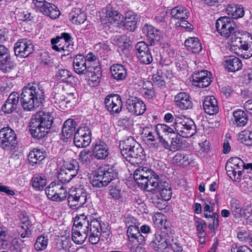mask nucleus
Masks as SVG:
<instances>
[{
	"mask_svg": "<svg viewBox=\"0 0 252 252\" xmlns=\"http://www.w3.org/2000/svg\"><path fill=\"white\" fill-rule=\"evenodd\" d=\"M133 178L136 183L145 189H157L163 200H169L172 195L170 185L163 181L153 170L147 167H139L135 170Z\"/></svg>",
	"mask_w": 252,
	"mask_h": 252,
	"instance_id": "1",
	"label": "nucleus"
},
{
	"mask_svg": "<svg viewBox=\"0 0 252 252\" xmlns=\"http://www.w3.org/2000/svg\"><path fill=\"white\" fill-rule=\"evenodd\" d=\"M91 216L89 217L84 214H81L75 218L73 226L72 228V237H70L69 231L66 230L64 232V251L65 252H74L73 247V241L77 244H82L88 236L91 226Z\"/></svg>",
	"mask_w": 252,
	"mask_h": 252,
	"instance_id": "2",
	"label": "nucleus"
},
{
	"mask_svg": "<svg viewBox=\"0 0 252 252\" xmlns=\"http://www.w3.org/2000/svg\"><path fill=\"white\" fill-rule=\"evenodd\" d=\"M155 218L156 223L159 224L161 232L154 234L150 247L157 252H164L169 248V242L172 241L170 223L166 220V216L161 214H157Z\"/></svg>",
	"mask_w": 252,
	"mask_h": 252,
	"instance_id": "3",
	"label": "nucleus"
},
{
	"mask_svg": "<svg viewBox=\"0 0 252 252\" xmlns=\"http://www.w3.org/2000/svg\"><path fill=\"white\" fill-rule=\"evenodd\" d=\"M44 95V89L40 84H29L23 89L21 94V103L23 109L32 111L39 107Z\"/></svg>",
	"mask_w": 252,
	"mask_h": 252,
	"instance_id": "4",
	"label": "nucleus"
},
{
	"mask_svg": "<svg viewBox=\"0 0 252 252\" xmlns=\"http://www.w3.org/2000/svg\"><path fill=\"white\" fill-rule=\"evenodd\" d=\"M53 123L51 113L43 111L38 112L31 119L30 131L32 136L37 139L44 137Z\"/></svg>",
	"mask_w": 252,
	"mask_h": 252,
	"instance_id": "5",
	"label": "nucleus"
},
{
	"mask_svg": "<svg viewBox=\"0 0 252 252\" xmlns=\"http://www.w3.org/2000/svg\"><path fill=\"white\" fill-rule=\"evenodd\" d=\"M118 176V167L116 164L104 165L95 171L90 183L94 187L102 188L107 186Z\"/></svg>",
	"mask_w": 252,
	"mask_h": 252,
	"instance_id": "6",
	"label": "nucleus"
},
{
	"mask_svg": "<svg viewBox=\"0 0 252 252\" xmlns=\"http://www.w3.org/2000/svg\"><path fill=\"white\" fill-rule=\"evenodd\" d=\"M123 158L131 164H138L142 160L143 150L132 137L123 140L120 144Z\"/></svg>",
	"mask_w": 252,
	"mask_h": 252,
	"instance_id": "7",
	"label": "nucleus"
},
{
	"mask_svg": "<svg viewBox=\"0 0 252 252\" xmlns=\"http://www.w3.org/2000/svg\"><path fill=\"white\" fill-rule=\"evenodd\" d=\"M218 32L222 36L229 39L233 45L239 38L240 33L233 20L228 17H221L216 23Z\"/></svg>",
	"mask_w": 252,
	"mask_h": 252,
	"instance_id": "8",
	"label": "nucleus"
},
{
	"mask_svg": "<svg viewBox=\"0 0 252 252\" xmlns=\"http://www.w3.org/2000/svg\"><path fill=\"white\" fill-rule=\"evenodd\" d=\"M172 126L176 134L183 137H190L195 133V126L193 121L184 116H176Z\"/></svg>",
	"mask_w": 252,
	"mask_h": 252,
	"instance_id": "9",
	"label": "nucleus"
},
{
	"mask_svg": "<svg viewBox=\"0 0 252 252\" xmlns=\"http://www.w3.org/2000/svg\"><path fill=\"white\" fill-rule=\"evenodd\" d=\"M64 91L66 95L64 96V101L65 102L66 111L70 110L75 105L76 102V90L74 87V79L72 74L68 70L64 69Z\"/></svg>",
	"mask_w": 252,
	"mask_h": 252,
	"instance_id": "10",
	"label": "nucleus"
},
{
	"mask_svg": "<svg viewBox=\"0 0 252 252\" xmlns=\"http://www.w3.org/2000/svg\"><path fill=\"white\" fill-rule=\"evenodd\" d=\"M170 15L173 19L178 20L175 24L176 26L184 28L189 31L193 29V26L187 21L190 12L187 7L182 5L174 7L170 10Z\"/></svg>",
	"mask_w": 252,
	"mask_h": 252,
	"instance_id": "11",
	"label": "nucleus"
},
{
	"mask_svg": "<svg viewBox=\"0 0 252 252\" xmlns=\"http://www.w3.org/2000/svg\"><path fill=\"white\" fill-rule=\"evenodd\" d=\"M87 196L86 190L82 188L70 189L67 197L68 206L72 209H78L85 204Z\"/></svg>",
	"mask_w": 252,
	"mask_h": 252,
	"instance_id": "12",
	"label": "nucleus"
},
{
	"mask_svg": "<svg viewBox=\"0 0 252 252\" xmlns=\"http://www.w3.org/2000/svg\"><path fill=\"white\" fill-rule=\"evenodd\" d=\"M32 7L35 11L52 19L58 18L61 14L60 10L55 5L46 0H32Z\"/></svg>",
	"mask_w": 252,
	"mask_h": 252,
	"instance_id": "13",
	"label": "nucleus"
},
{
	"mask_svg": "<svg viewBox=\"0 0 252 252\" xmlns=\"http://www.w3.org/2000/svg\"><path fill=\"white\" fill-rule=\"evenodd\" d=\"M17 137L15 131L9 127L0 129V146L7 151L14 150L17 145Z\"/></svg>",
	"mask_w": 252,
	"mask_h": 252,
	"instance_id": "14",
	"label": "nucleus"
},
{
	"mask_svg": "<svg viewBox=\"0 0 252 252\" xmlns=\"http://www.w3.org/2000/svg\"><path fill=\"white\" fill-rule=\"evenodd\" d=\"M73 61L72 64L73 66L74 71L79 75H84L87 74L88 71H92V65L90 64L89 63H86L85 56L82 54H77L76 55L72 54ZM66 59L64 60H68L69 64L71 63L70 59H68L66 57Z\"/></svg>",
	"mask_w": 252,
	"mask_h": 252,
	"instance_id": "15",
	"label": "nucleus"
},
{
	"mask_svg": "<svg viewBox=\"0 0 252 252\" xmlns=\"http://www.w3.org/2000/svg\"><path fill=\"white\" fill-rule=\"evenodd\" d=\"M62 175L61 172H60L58 177V181L52 182L45 189L47 197L54 201H61L62 200L60 196L63 189V182L62 178H60V175Z\"/></svg>",
	"mask_w": 252,
	"mask_h": 252,
	"instance_id": "16",
	"label": "nucleus"
},
{
	"mask_svg": "<svg viewBox=\"0 0 252 252\" xmlns=\"http://www.w3.org/2000/svg\"><path fill=\"white\" fill-rule=\"evenodd\" d=\"M14 66L15 63L8 49L0 44V70L4 73H7L10 72Z\"/></svg>",
	"mask_w": 252,
	"mask_h": 252,
	"instance_id": "17",
	"label": "nucleus"
},
{
	"mask_svg": "<svg viewBox=\"0 0 252 252\" xmlns=\"http://www.w3.org/2000/svg\"><path fill=\"white\" fill-rule=\"evenodd\" d=\"M233 46L236 47L234 52L238 56L244 59H249L252 56V37L247 41H242L239 37Z\"/></svg>",
	"mask_w": 252,
	"mask_h": 252,
	"instance_id": "18",
	"label": "nucleus"
},
{
	"mask_svg": "<svg viewBox=\"0 0 252 252\" xmlns=\"http://www.w3.org/2000/svg\"><path fill=\"white\" fill-rule=\"evenodd\" d=\"M32 42L27 38L19 39L14 45V52L16 56L20 58L27 57L33 50Z\"/></svg>",
	"mask_w": 252,
	"mask_h": 252,
	"instance_id": "19",
	"label": "nucleus"
},
{
	"mask_svg": "<svg viewBox=\"0 0 252 252\" xmlns=\"http://www.w3.org/2000/svg\"><path fill=\"white\" fill-rule=\"evenodd\" d=\"M121 99L119 94H109L105 97V107L111 114H118L122 111L123 103Z\"/></svg>",
	"mask_w": 252,
	"mask_h": 252,
	"instance_id": "20",
	"label": "nucleus"
},
{
	"mask_svg": "<svg viewBox=\"0 0 252 252\" xmlns=\"http://www.w3.org/2000/svg\"><path fill=\"white\" fill-rule=\"evenodd\" d=\"M126 105L128 111L136 116L143 114L146 110V105L143 101L136 97L127 99Z\"/></svg>",
	"mask_w": 252,
	"mask_h": 252,
	"instance_id": "21",
	"label": "nucleus"
},
{
	"mask_svg": "<svg viewBox=\"0 0 252 252\" xmlns=\"http://www.w3.org/2000/svg\"><path fill=\"white\" fill-rule=\"evenodd\" d=\"M211 76V72L206 70L195 71L192 76V84L199 88L207 87L212 81Z\"/></svg>",
	"mask_w": 252,
	"mask_h": 252,
	"instance_id": "22",
	"label": "nucleus"
},
{
	"mask_svg": "<svg viewBox=\"0 0 252 252\" xmlns=\"http://www.w3.org/2000/svg\"><path fill=\"white\" fill-rule=\"evenodd\" d=\"M175 105L182 110H188L192 108L193 102L190 95L186 92L178 93L174 98Z\"/></svg>",
	"mask_w": 252,
	"mask_h": 252,
	"instance_id": "23",
	"label": "nucleus"
},
{
	"mask_svg": "<svg viewBox=\"0 0 252 252\" xmlns=\"http://www.w3.org/2000/svg\"><path fill=\"white\" fill-rule=\"evenodd\" d=\"M79 166L76 159L64 160V183L69 182L78 173Z\"/></svg>",
	"mask_w": 252,
	"mask_h": 252,
	"instance_id": "24",
	"label": "nucleus"
},
{
	"mask_svg": "<svg viewBox=\"0 0 252 252\" xmlns=\"http://www.w3.org/2000/svg\"><path fill=\"white\" fill-rule=\"evenodd\" d=\"M90 225L89 241L93 245H96L100 240L102 232L101 225L99 221L97 219L91 220Z\"/></svg>",
	"mask_w": 252,
	"mask_h": 252,
	"instance_id": "25",
	"label": "nucleus"
},
{
	"mask_svg": "<svg viewBox=\"0 0 252 252\" xmlns=\"http://www.w3.org/2000/svg\"><path fill=\"white\" fill-rule=\"evenodd\" d=\"M138 226L136 225H129L127 233L130 241L138 245H144L145 244L146 236L140 233Z\"/></svg>",
	"mask_w": 252,
	"mask_h": 252,
	"instance_id": "26",
	"label": "nucleus"
},
{
	"mask_svg": "<svg viewBox=\"0 0 252 252\" xmlns=\"http://www.w3.org/2000/svg\"><path fill=\"white\" fill-rule=\"evenodd\" d=\"M20 94L16 92H12L2 106L3 111L10 114L16 110L20 106Z\"/></svg>",
	"mask_w": 252,
	"mask_h": 252,
	"instance_id": "27",
	"label": "nucleus"
},
{
	"mask_svg": "<svg viewBox=\"0 0 252 252\" xmlns=\"http://www.w3.org/2000/svg\"><path fill=\"white\" fill-rule=\"evenodd\" d=\"M203 107L205 113L210 115L215 114L219 112L218 102L214 96L206 97L203 102Z\"/></svg>",
	"mask_w": 252,
	"mask_h": 252,
	"instance_id": "28",
	"label": "nucleus"
},
{
	"mask_svg": "<svg viewBox=\"0 0 252 252\" xmlns=\"http://www.w3.org/2000/svg\"><path fill=\"white\" fill-rule=\"evenodd\" d=\"M105 17L108 23L116 25L121 24L124 20V16L111 6L106 7Z\"/></svg>",
	"mask_w": 252,
	"mask_h": 252,
	"instance_id": "29",
	"label": "nucleus"
},
{
	"mask_svg": "<svg viewBox=\"0 0 252 252\" xmlns=\"http://www.w3.org/2000/svg\"><path fill=\"white\" fill-rule=\"evenodd\" d=\"M144 32L146 34L151 45H154L156 42L159 41L161 37V32L151 25H146L143 28Z\"/></svg>",
	"mask_w": 252,
	"mask_h": 252,
	"instance_id": "30",
	"label": "nucleus"
},
{
	"mask_svg": "<svg viewBox=\"0 0 252 252\" xmlns=\"http://www.w3.org/2000/svg\"><path fill=\"white\" fill-rule=\"evenodd\" d=\"M224 63L225 68L230 72L238 71L243 66L240 59L234 56L225 57Z\"/></svg>",
	"mask_w": 252,
	"mask_h": 252,
	"instance_id": "31",
	"label": "nucleus"
},
{
	"mask_svg": "<svg viewBox=\"0 0 252 252\" xmlns=\"http://www.w3.org/2000/svg\"><path fill=\"white\" fill-rule=\"evenodd\" d=\"M110 72L113 78L117 81H122L127 76L126 68L121 64H114L110 67Z\"/></svg>",
	"mask_w": 252,
	"mask_h": 252,
	"instance_id": "32",
	"label": "nucleus"
},
{
	"mask_svg": "<svg viewBox=\"0 0 252 252\" xmlns=\"http://www.w3.org/2000/svg\"><path fill=\"white\" fill-rule=\"evenodd\" d=\"M123 26L125 29L133 32L136 28L137 18L136 15L132 11H128L126 13L125 17L124 18Z\"/></svg>",
	"mask_w": 252,
	"mask_h": 252,
	"instance_id": "33",
	"label": "nucleus"
},
{
	"mask_svg": "<svg viewBox=\"0 0 252 252\" xmlns=\"http://www.w3.org/2000/svg\"><path fill=\"white\" fill-rule=\"evenodd\" d=\"M233 118L232 119L233 124L238 127L245 126L248 121V116L243 110H237L233 113Z\"/></svg>",
	"mask_w": 252,
	"mask_h": 252,
	"instance_id": "34",
	"label": "nucleus"
},
{
	"mask_svg": "<svg viewBox=\"0 0 252 252\" xmlns=\"http://www.w3.org/2000/svg\"><path fill=\"white\" fill-rule=\"evenodd\" d=\"M155 130L158 137L170 138L175 135V129L163 124H158L155 126Z\"/></svg>",
	"mask_w": 252,
	"mask_h": 252,
	"instance_id": "35",
	"label": "nucleus"
},
{
	"mask_svg": "<svg viewBox=\"0 0 252 252\" xmlns=\"http://www.w3.org/2000/svg\"><path fill=\"white\" fill-rule=\"evenodd\" d=\"M168 18L167 9L166 7H161L156 11L154 20L157 24L163 27H166L167 26Z\"/></svg>",
	"mask_w": 252,
	"mask_h": 252,
	"instance_id": "36",
	"label": "nucleus"
},
{
	"mask_svg": "<svg viewBox=\"0 0 252 252\" xmlns=\"http://www.w3.org/2000/svg\"><path fill=\"white\" fill-rule=\"evenodd\" d=\"M32 186L36 190H42L47 184V179L43 174L34 175L31 180Z\"/></svg>",
	"mask_w": 252,
	"mask_h": 252,
	"instance_id": "37",
	"label": "nucleus"
},
{
	"mask_svg": "<svg viewBox=\"0 0 252 252\" xmlns=\"http://www.w3.org/2000/svg\"><path fill=\"white\" fill-rule=\"evenodd\" d=\"M185 45L188 50L194 53H199L202 49V44L198 38L193 37L186 39Z\"/></svg>",
	"mask_w": 252,
	"mask_h": 252,
	"instance_id": "38",
	"label": "nucleus"
},
{
	"mask_svg": "<svg viewBox=\"0 0 252 252\" xmlns=\"http://www.w3.org/2000/svg\"><path fill=\"white\" fill-rule=\"evenodd\" d=\"M69 19L73 24L80 25L86 21V16L80 8H75L69 14Z\"/></svg>",
	"mask_w": 252,
	"mask_h": 252,
	"instance_id": "39",
	"label": "nucleus"
},
{
	"mask_svg": "<svg viewBox=\"0 0 252 252\" xmlns=\"http://www.w3.org/2000/svg\"><path fill=\"white\" fill-rule=\"evenodd\" d=\"M94 154L97 159L106 158L109 154L108 148L106 144L103 142L96 143L94 149Z\"/></svg>",
	"mask_w": 252,
	"mask_h": 252,
	"instance_id": "40",
	"label": "nucleus"
},
{
	"mask_svg": "<svg viewBox=\"0 0 252 252\" xmlns=\"http://www.w3.org/2000/svg\"><path fill=\"white\" fill-rule=\"evenodd\" d=\"M73 38L68 33L64 32V57L72 59V52L73 50Z\"/></svg>",
	"mask_w": 252,
	"mask_h": 252,
	"instance_id": "41",
	"label": "nucleus"
},
{
	"mask_svg": "<svg viewBox=\"0 0 252 252\" xmlns=\"http://www.w3.org/2000/svg\"><path fill=\"white\" fill-rule=\"evenodd\" d=\"M230 209L234 218L239 219L243 217V208L239 200L232 199L230 201Z\"/></svg>",
	"mask_w": 252,
	"mask_h": 252,
	"instance_id": "42",
	"label": "nucleus"
},
{
	"mask_svg": "<svg viewBox=\"0 0 252 252\" xmlns=\"http://www.w3.org/2000/svg\"><path fill=\"white\" fill-rule=\"evenodd\" d=\"M76 122L73 119H68L64 122V142L65 139L71 138L75 130Z\"/></svg>",
	"mask_w": 252,
	"mask_h": 252,
	"instance_id": "43",
	"label": "nucleus"
},
{
	"mask_svg": "<svg viewBox=\"0 0 252 252\" xmlns=\"http://www.w3.org/2000/svg\"><path fill=\"white\" fill-rule=\"evenodd\" d=\"M204 216L206 219H211V222L209 223L208 227L215 233L216 230L219 226L218 214L213 212H207V213H204Z\"/></svg>",
	"mask_w": 252,
	"mask_h": 252,
	"instance_id": "44",
	"label": "nucleus"
},
{
	"mask_svg": "<svg viewBox=\"0 0 252 252\" xmlns=\"http://www.w3.org/2000/svg\"><path fill=\"white\" fill-rule=\"evenodd\" d=\"M204 216L206 219H211V222L209 223L208 227L215 233L216 230L219 226L218 214L213 212H207V213H204Z\"/></svg>",
	"mask_w": 252,
	"mask_h": 252,
	"instance_id": "45",
	"label": "nucleus"
},
{
	"mask_svg": "<svg viewBox=\"0 0 252 252\" xmlns=\"http://www.w3.org/2000/svg\"><path fill=\"white\" fill-rule=\"evenodd\" d=\"M204 216L206 219H211V222L209 223L208 227L215 233L216 230L219 226L218 214L213 212H207V213H204Z\"/></svg>",
	"mask_w": 252,
	"mask_h": 252,
	"instance_id": "46",
	"label": "nucleus"
},
{
	"mask_svg": "<svg viewBox=\"0 0 252 252\" xmlns=\"http://www.w3.org/2000/svg\"><path fill=\"white\" fill-rule=\"evenodd\" d=\"M45 158L44 153L40 149H34L28 155L29 162L32 164L37 163Z\"/></svg>",
	"mask_w": 252,
	"mask_h": 252,
	"instance_id": "47",
	"label": "nucleus"
},
{
	"mask_svg": "<svg viewBox=\"0 0 252 252\" xmlns=\"http://www.w3.org/2000/svg\"><path fill=\"white\" fill-rule=\"evenodd\" d=\"M228 13L231 15L233 18L238 19L244 15V10L242 7L238 5L232 3L229 4L227 8Z\"/></svg>",
	"mask_w": 252,
	"mask_h": 252,
	"instance_id": "48",
	"label": "nucleus"
},
{
	"mask_svg": "<svg viewBox=\"0 0 252 252\" xmlns=\"http://www.w3.org/2000/svg\"><path fill=\"white\" fill-rule=\"evenodd\" d=\"M119 183V181H118L116 184L113 183L109 187L108 194L111 196V198L115 200H119L123 196L121 188H120Z\"/></svg>",
	"mask_w": 252,
	"mask_h": 252,
	"instance_id": "49",
	"label": "nucleus"
},
{
	"mask_svg": "<svg viewBox=\"0 0 252 252\" xmlns=\"http://www.w3.org/2000/svg\"><path fill=\"white\" fill-rule=\"evenodd\" d=\"M226 173L228 176L232 180L235 181H240L242 174L244 172L245 169H239V168H232V167H225Z\"/></svg>",
	"mask_w": 252,
	"mask_h": 252,
	"instance_id": "50",
	"label": "nucleus"
},
{
	"mask_svg": "<svg viewBox=\"0 0 252 252\" xmlns=\"http://www.w3.org/2000/svg\"><path fill=\"white\" fill-rule=\"evenodd\" d=\"M48 245V238L47 236L41 235L37 237L34 247L36 251L40 252L45 250Z\"/></svg>",
	"mask_w": 252,
	"mask_h": 252,
	"instance_id": "51",
	"label": "nucleus"
},
{
	"mask_svg": "<svg viewBox=\"0 0 252 252\" xmlns=\"http://www.w3.org/2000/svg\"><path fill=\"white\" fill-rule=\"evenodd\" d=\"M73 142L75 146L77 148H84L88 146L91 142V136H74Z\"/></svg>",
	"mask_w": 252,
	"mask_h": 252,
	"instance_id": "52",
	"label": "nucleus"
},
{
	"mask_svg": "<svg viewBox=\"0 0 252 252\" xmlns=\"http://www.w3.org/2000/svg\"><path fill=\"white\" fill-rule=\"evenodd\" d=\"M25 249V245L21 240H13L9 245L10 252H24Z\"/></svg>",
	"mask_w": 252,
	"mask_h": 252,
	"instance_id": "53",
	"label": "nucleus"
},
{
	"mask_svg": "<svg viewBox=\"0 0 252 252\" xmlns=\"http://www.w3.org/2000/svg\"><path fill=\"white\" fill-rule=\"evenodd\" d=\"M239 138L242 143L247 146H252V132L243 131L239 134Z\"/></svg>",
	"mask_w": 252,
	"mask_h": 252,
	"instance_id": "54",
	"label": "nucleus"
},
{
	"mask_svg": "<svg viewBox=\"0 0 252 252\" xmlns=\"http://www.w3.org/2000/svg\"><path fill=\"white\" fill-rule=\"evenodd\" d=\"M137 56L140 62L145 64H150L153 60L150 50L148 52L137 54Z\"/></svg>",
	"mask_w": 252,
	"mask_h": 252,
	"instance_id": "55",
	"label": "nucleus"
},
{
	"mask_svg": "<svg viewBox=\"0 0 252 252\" xmlns=\"http://www.w3.org/2000/svg\"><path fill=\"white\" fill-rule=\"evenodd\" d=\"M189 156L185 154H182L180 153H177L175 156L173 157L172 159L173 163L175 164H186V162H188V164L189 163Z\"/></svg>",
	"mask_w": 252,
	"mask_h": 252,
	"instance_id": "56",
	"label": "nucleus"
},
{
	"mask_svg": "<svg viewBox=\"0 0 252 252\" xmlns=\"http://www.w3.org/2000/svg\"><path fill=\"white\" fill-rule=\"evenodd\" d=\"M63 38V33L60 34V36H57L55 38H53L51 40V43L52 48L53 50L57 51L60 52L63 50V46L60 43V40Z\"/></svg>",
	"mask_w": 252,
	"mask_h": 252,
	"instance_id": "57",
	"label": "nucleus"
},
{
	"mask_svg": "<svg viewBox=\"0 0 252 252\" xmlns=\"http://www.w3.org/2000/svg\"><path fill=\"white\" fill-rule=\"evenodd\" d=\"M176 134L175 135L170 137L171 138V142L170 145V151H176L179 150L182 147V141L180 137H178Z\"/></svg>",
	"mask_w": 252,
	"mask_h": 252,
	"instance_id": "58",
	"label": "nucleus"
},
{
	"mask_svg": "<svg viewBox=\"0 0 252 252\" xmlns=\"http://www.w3.org/2000/svg\"><path fill=\"white\" fill-rule=\"evenodd\" d=\"M252 225V205L247 204L243 207V216Z\"/></svg>",
	"mask_w": 252,
	"mask_h": 252,
	"instance_id": "59",
	"label": "nucleus"
},
{
	"mask_svg": "<svg viewBox=\"0 0 252 252\" xmlns=\"http://www.w3.org/2000/svg\"><path fill=\"white\" fill-rule=\"evenodd\" d=\"M165 77L162 75V73L158 72L157 74L153 75L152 80L154 84L158 87H162L165 85Z\"/></svg>",
	"mask_w": 252,
	"mask_h": 252,
	"instance_id": "60",
	"label": "nucleus"
},
{
	"mask_svg": "<svg viewBox=\"0 0 252 252\" xmlns=\"http://www.w3.org/2000/svg\"><path fill=\"white\" fill-rule=\"evenodd\" d=\"M148 84H149L151 87L149 89L144 88L142 90L143 96L147 99H152L155 96V91L153 88V85L151 82H148Z\"/></svg>",
	"mask_w": 252,
	"mask_h": 252,
	"instance_id": "61",
	"label": "nucleus"
},
{
	"mask_svg": "<svg viewBox=\"0 0 252 252\" xmlns=\"http://www.w3.org/2000/svg\"><path fill=\"white\" fill-rule=\"evenodd\" d=\"M237 165L238 166L241 167L245 166V163L243 160L238 157H233L230 158L227 161L225 167H232Z\"/></svg>",
	"mask_w": 252,
	"mask_h": 252,
	"instance_id": "62",
	"label": "nucleus"
},
{
	"mask_svg": "<svg viewBox=\"0 0 252 252\" xmlns=\"http://www.w3.org/2000/svg\"><path fill=\"white\" fill-rule=\"evenodd\" d=\"M90 151L89 150L84 149L79 154V160L83 164H87L90 162L89 158Z\"/></svg>",
	"mask_w": 252,
	"mask_h": 252,
	"instance_id": "63",
	"label": "nucleus"
},
{
	"mask_svg": "<svg viewBox=\"0 0 252 252\" xmlns=\"http://www.w3.org/2000/svg\"><path fill=\"white\" fill-rule=\"evenodd\" d=\"M196 227L197 231L199 233V236L200 238H204L206 235V233L205 232L204 228L207 227V223L202 220L201 221H197L196 222Z\"/></svg>",
	"mask_w": 252,
	"mask_h": 252,
	"instance_id": "64",
	"label": "nucleus"
}]
</instances>
